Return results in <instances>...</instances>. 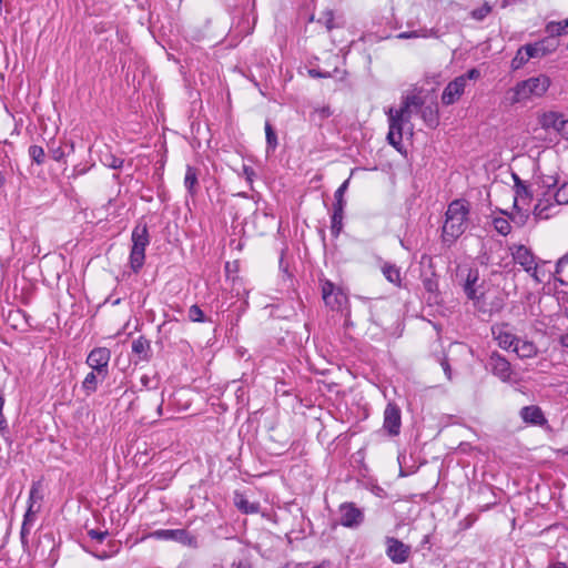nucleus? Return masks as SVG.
Returning <instances> with one entry per match:
<instances>
[{"mask_svg":"<svg viewBox=\"0 0 568 568\" xmlns=\"http://www.w3.org/2000/svg\"><path fill=\"white\" fill-rule=\"evenodd\" d=\"M470 204L465 199H457L448 204L442 227V243L452 247L468 227Z\"/></svg>","mask_w":568,"mask_h":568,"instance_id":"nucleus-1","label":"nucleus"},{"mask_svg":"<svg viewBox=\"0 0 568 568\" xmlns=\"http://www.w3.org/2000/svg\"><path fill=\"white\" fill-rule=\"evenodd\" d=\"M550 84V78L545 74L520 81L511 90L513 95L509 98V101L511 104H515L531 98H540L548 91Z\"/></svg>","mask_w":568,"mask_h":568,"instance_id":"nucleus-2","label":"nucleus"},{"mask_svg":"<svg viewBox=\"0 0 568 568\" xmlns=\"http://www.w3.org/2000/svg\"><path fill=\"white\" fill-rule=\"evenodd\" d=\"M132 247L130 252V266L139 273L144 265L145 248L150 244L149 229L145 222H138L131 235Z\"/></svg>","mask_w":568,"mask_h":568,"instance_id":"nucleus-3","label":"nucleus"},{"mask_svg":"<svg viewBox=\"0 0 568 568\" xmlns=\"http://www.w3.org/2000/svg\"><path fill=\"white\" fill-rule=\"evenodd\" d=\"M481 73L477 68L469 69L466 73L455 78L444 89L442 93V102L444 105H452L457 102L464 94L467 82L469 80H478Z\"/></svg>","mask_w":568,"mask_h":568,"instance_id":"nucleus-4","label":"nucleus"},{"mask_svg":"<svg viewBox=\"0 0 568 568\" xmlns=\"http://www.w3.org/2000/svg\"><path fill=\"white\" fill-rule=\"evenodd\" d=\"M510 250L514 262L520 265L537 283H540L541 280L537 275L538 264L532 251L523 244L514 245Z\"/></svg>","mask_w":568,"mask_h":568,"instance_id":"nucleus-5","label":"nucleus"},{"mask_svg":"<svg viewBox=\"0 0 568 568\" xmlns=\"http://www.w3.org/2000/svg\"><path fill=\"white\" fill-rule=\"evenodd\" d=\"M339 524L346 528H357L365 519L363 509L358 508L355 503L346 501L338 506Z\"/></svg>","mask_w":568,"mask_h":568,"instance_id":"nucleus-6","label":"nucleus"},{"mask_svg":"<svg viewBox=\"0 0 568 568\" xmlns=\"http://www.w3.org/2000/svg\"><path fill=\"white\" fill-rule=\"evenodd\" d=\"M322 297L326 306L332 310H339L347 302L346 294L341 287H337L332 281H321Z\"/></svg>","mask_w":568,"mask_h":568,"instance_id":"nucleus-7","label":"nucleus"},{"mask_svg":"<svg viewBox=\"0 0 568 568\" xmlns=\"http://www.w3.org/2000/svg\"><path fill=\"white\" fill-rule=\"evenodd\" d=\"M151 537L164 540H174L191 548H197V538L186 529H159L151 534Z\"/></svg>","mask_w":568,"mask_h":568,"instance_id":"nucleus-8","label":"nucleus"},{"mask_svg":"<svg viewBox=\"0 0 568 568\" xmlns=\"http://www.w3.org/2000/svg\"><path fill=\"white\" fill-rule=\"evenodd\" d=\"M466 272V277L463 282V290L466 294L467 298L474 302H477L479 297H483L484 291V281L481 283L479 282V271L478 268H465L462 270L460 273L463 274Z\"/></svg>","mask_w":568,"mask_h":568,"instance_id":"nucleus-9","label":"nucleus"},{"mask_svg":"<svg viewBox=\"0 0 568 568\" xmlns=\"http://www.w3.org/2000/svg\"><path fill=\"white\" fill-rule=\"evenodd\" d=\"M387 115L389 124V130L386 138L387 142L398 152L403 153V128L406 122L403 121L400 118H396L395 115H393V108L388 110Z\"/></svg>","mask_w":568,"mask_h":568,"instance_id":"nucleus-10","label":"nucleus"},{"mask_svg":"<svg viewBox=\"0 0 568 568\" xmlns=\"http://www.w3.org/2000/svg\"><path fill=\"white\" fill-rule=\"evenodd\" d=\"M110 358H111V352L109 348L95 347L89 353L85 363L92 369L98 371L99 374H108L109 375Z\"/></svg>","mask_w":568,"mask_h":568,"instance_id":"nucleus-11","label":"nucleus"},{"mask_svg":"<svg viewBox=\"0 0 568 568\" xmlns=\"http://www.w3.org/2000/svg\"><path fill=\"white\" fill-rule=\"evenodd\" d=\"M386 555L394 564H404L410 555V547L395 537H386Z\"/></svg>","mask_w":568,"mask_h":568,"instance_id":"nucleus-12","label":"nucleus"},{"mask_svg":"<svg viewBox=\"0 0 568 568\" xmlns=\"http://www.w3.org/2000/svg\"><path fill=\"white\" fill-rule=\"evenodd\" d=\"M490 372L503 382L511 378L513 369L510 363L497 352H493L489 356L488 364Z\"/></svg>","mask_w":568,"mask_h":568,"instance_id":"nucleus-13","label":"nucleus"},{"mask_svg":"<svg viewBox=\"0 0 568 568\" xmlns=\"http://www.w3.org/2000/svg\"><path fill=\"white\" fill-rule=\"evenodd\" d=\"M402 414L395 403H388L384 410V429L389 436H397L400 432Z\"/></svg>","mask_w":568,"mask_h":568,"instance_id":"nucleus-14","label":"nucleus"},{"mask_svg":"<svg viewBox=\"0 0 568 568\" xmlns=\"http://www.w3.org/2000/svg\"><path fill=\"white\" fill-rule=\"evenodd\" d=\"M514 179V209L519 206L529 207L532 201V192L525 181H523L517 174H513Z\"/></svg>","mask_w":568,"mask_h":568,"instance_id":"nucleus-15","label":"nucleus"},{"mask_svg":"<svg viewBox=\"0 0 568 568\" xmlns=\"http://www.w3.org/2000/svg\"><path fill=\"white\" fill-rule=\"evenodd\" d=\"M424 104V100L422 97L416 94L406 95L400 104L398 110L393 109V115L396 118H400L405 122H409L413 108L420 109Z\"/></svg>","mask_w":568,"mask_h":568,"instance_id":"nucleus-16","label":"nucleus"},{"mask_svg":"<svg viewBox=\"0 0 568 568\" xmlns=\"http://www.w3.org/2000/svg\"><path fill=\"white\" fill-rule=\"evenodd\" d=\"M474 307L481 314L491 316L495 313H499L504 308V298L500 296L494 297L491 301H487L486 293H483V297H479L477 302H474Z\"/></svg>","mask_w":568,"mask_h":568,"instance_id":"nucleus-17","label":"nucleus"},{"mask_svg":"<svg viewBox=\"0 0 568 568\" xmlns=\"http://www.w3.org/2000/svg\"><path fill=\"white\" fill-rule=\"evenodd\" d=\"M558 43L555 40H550L549 38L542 39L535 43L525 44L527 49V54L531 58H544L547 54L554 52L557 48Z\"/></svg>","mask_w":568,"mask_h":568,"instance_id":"nucleus-18","label":"nucleus"},{"mask_svg":"<svg viewBox=\"0 0 568 568\" xmlns=\"http://www.w3.org/2000/svg\"><path fill=\"white\" fill-rule=\"evenodd\" d=\"M132 354L135 358V364L139 362H150L152 358L151 342L144 336H139L132 342Z\"/></svg>","mask_w":568,"mask_h":568,"instance_id":"nucleus-19","label":"nucleus"},{"mask_svg":"<svg viewBox=\"0 0 568 568\" xmlns=\"http://www.w3.org/2000/svg\"><path fill=\"white\" fill-rule=\"evenodd\" d=\"M507 324H501L491 327L493 335L498 345L504 349L515 348L518 337L507 331Z\"/></svg>","mask_w":568,"mask_h":568,"instance_id":"nucleus-20","label":"nucleus"},{"mask_svg":"<svg viewBox=\"0 0 568 568\" xmlns=\"http://www.w3.org/2000/svg\"><path fill=\"white\" fill-rule=\"evenodd\" d=\"M520 417L527 424L544 426L547 424V419L544 415V412L539 406L530 405L525 406L520 409Z\"/></svg>","mask_w":568,"mask_h":568,"instance_id":"nucleus-21","label":"nucleus"},{"mask_svg":"<svg viewBox=\"0 0 568 568\" xmlns=\"http://www.w3.org/2000/svg\"><path fill=\"white\" fill-rule=\"evenodd\" d=\"M556 202L552 196L547 197V193L536 203L532 214L536 220H548L554 213L552 209L556 206Z\"/></svg>","mask_w":568,"mask_h":568,"instance_id":"nucleus-22","label":"nucleus"},{"mask_svg":"<svg viewBox=\"0 0 568 568\" xmlns=\"http://www.w3.org/2000/svg\"><path fill=\"white\" fill-rule=\"evenodd\" d=\"M565 121H566V119L564 118V115L561 113H558L555 111L545 112L539 116V123L542 129H545V130L552 129L557 133L560 132L561 122H565Z\"/></svg>","mask_w":568,"mask_h":568,"instance_id":"nucleus-23","label":"nucleus"},{"mask_svg":"<svg viewBox=\"0 0 568 568\" xmlns=\"http://www.w3.org/2000/svg\"><path fill=\"white\" fill-rule=\"evenodd\" d=\"M108 377V374H99L98 371L92 369L87 374L82 382V389L87 395L97 392L99 383H102Z\"/></svg>","mask_w":568,"mask_h":568,"instance_id":"nucleus-24","label":"nucleus"},{"mask_svg":"<svg viewBox=\"0 0 568 568\" xmlns=\"http://www.w3.org/2000/svg\"><path fill=\"white\" fill-rule=\"evenodd\" d=\"M234 505L243 514H257L260 511V503L250 501L244 494H234Z\"/></svg>","mask_w":568,"mask_h":568,"instance_id":"nucleus-25","label":"nucleus"},{"mask_svg":"<svg viewBox=\"0 0 568 568\" xmlns=\"http://www.w3.org/2000/svg\"><path fill=\"white\" fill-rule=\"evenodd\" d=\"M382 273L385 278L397 287H402V273L400 268L393 263H384L382 266Z\"/></svg>","mask_w":568,"mask_h":568,"instance_id":"nucleus-26","label":"nucleus"},{"mask_svg":"<svg viewBox=\"0 0 568 568\" xmlns=\"http://www.w3.org/2000/svg\"><path fill=\"white\" fill-rule=\"evenodd\" d=\"M199 170L192 165H186L184 185L190 195H195L199 186Z\"/></svg>","mask_w":568,"mask_h":568,"instance_id":"nucleus-27","label":"nucleus"},{"mask_svg":"<svg viewBox=\"0 0 568 568\" xmlns=\"http://www.w3.org/2000/svg\"><path fill=\"white\" fill-rule=\"evenodd\" d=\"M545 31L549 36L550 40H554L556 37L568 34V18L564 21L548 22Z\"/></svg>","mask_w":568,"mask_h":568,"instance_id":"nucleus-28","label":"nucleus"},{"mask_svg":"<svg viewBox=\"0 0 568 568\" xmlns=\"http://www.w3.org/2000/svg\"><path fill=\"white\" fill-rule=\"evenodd\" d=\"M422 118L428 128H436L439 124V113L436 104L422 106Z\"/></svg>","mask_w":568,"mask_h":568,"instance_id":"nucleus-29","label":"nucleus"},{"mask_svg":"<svg viewBox=\"0 0 568 568\" xmlns=\"http://www.w3.org/2000/svg\"><path fill=\"white\" fill-rule=\"evenodd\" d=\"M514 352L520 358H531L537 354V347L532 342L518 338Z\"/></svg>","mask_w":568,"mask_h":568,"instance_id":"nucleus-30","label":"nucleus"},{"mask_svg":"<svg viewBox=\"0 0 568 568\" xmlns=\"http://www.w3.org/2000/svg\"><path fill=\"white\" fill-rule=\"evenodd\" d=\"M344 210L338 206H333V214L331 219V233L337 237L343 229Z\"/></svg>","mask_w":568,"mask_h":568,"instance_id":"nucleus-31","label":"nucleus"},{"mask_svg":"<svg viewBox=\"0 0 568 568\" xmlns=\"http://www.w3.org/2000/svg\"><path fill=\"white\" fill-rule=\"evenodd\" d=\"M435 37L437 38V31L435 29H428V28H420L418 30L414 31H404L397 34L398 39H415V38H430Z\"/></svg>","mask_w":568,"mask_h":568,"instance_id":"nucleus-32","label":"nucleus"},{"mask_svg":"<svg viewBox=\"0 0 568 568\" xmlns=\"http://www.w3.org/2000/svg\"><path fill=\"white\" fill-rule=\"evenodd\" d=\"M265 135H266V153L268 154L271 152H274L278 144L276 132H275L274 128L272 126V124L270 123V121L265 122Z\"/></svg>","mask_w":568,"mask_h":568,"instance_id":"nucleus-33","label":"nucleus"},{"mask_svg":"<svg viewBox=\"0 0 568 568\" xmlns=\"http://www.w3.org/2000/svg\"><path fill=\"white\" fill-rule=\"evenodd\" d=\"M527 53L528 52H527V49L525 45L520 47L517 50V52L510 63V67L513 70H518V69L523 68L530 60V57Z\"/></svg>","mask_w":568,"mask_h":568,"instance_id":"nucleus-34","label":"nucleus"},{"mask_svg":"<svg viewBox=\"0 0 568 568\" xmlns=\"http://www.w3.org/2000/svg\"><path fill=\"white\" fill-rule=\"evenodd\" d=\"M515 213L509 215V220L517 226H524L529 219V207L519 206L514 209Z\"/></svg>","mask_w":568,"mask_h":568,"instance_id":"nucleus-35","label":"nucleus"},{"mask_svg":"<svg viewBox=\"0 0 568 568\" xmlns=\"http://www.w3.org/2000/svg\"><path fill=\"white\" fill-rule=\"evenodd\" d=\"M349 185V179L345 180L339 187L334 193V203L333 206H338L341 209H345L346 202L344 200V195L348 189Z\"/></svg>","mask_w":568,"mask_h":568,"instance_id":"nucleus-36","label":"nucleus"},{"mask_svg":"<svg viewBox=\"0 0 568 568\" xmlns=\"http://www.w3.org/2000/svg\"><path fill=\"white\" fill-rule=\"evenodd\" d=\"M424 288L432 294L438 292V275L433 271L428 276L423 277Z\"/></svg>","mask_w":568,"mask_h":568,"instance_id":"nucleus-37","label":"nucleus"},{"mask_svg":"<svg viewBox=\"0 0 568 568\" xmlns=\"http://www.w3.org/2000/svg\"><path fill=\"white\" fill-rule=\"evenodd\" d=\"M43 499V496L41 494V484L39 481H34L31 485L30 491H29V498H28V505H32L33 508H36V504L41 501Z\"/></svg>","mask_w":568,"mask_h":568,"instance_id":"nucleus-38","label":"nucleus"},{"mask_svg":"<svg viewBox=\"0 0 568 568\" xmlns=\"http://www.w3.org/2000/svg\"><path fill=\"white\" fill-rule=\"evenodd\" d=\"M29 156L32 159L34 163L41 165L44 163L45 153L42 146L40 145H30L28 150Z\"/></svg>","mask_w":568,"mask_h":568,"instance_id":"nucleus-39","label":"nucleus"},{"mask_svg":"<svg viewBox=\"0 0 568 568\" xmlns=\"http://www.w3.org/2000/svg\"><path fill=\"white\" fill-rule=\"evenodd\" d=\"M493 225L495 227V230L500 234V235H508L510 232H511V225H510V222L509 220L507 219H504V217H495L493 220Z\"/></svg>","mask_w":568,"mask_h":568,"instance_id":"nucleus-40","label":"nucleus"},{"mask_svg":"<svg viewBox=\"0 0 568 568\" xmlns=\"http://www.w3.org/2000/svg\"><path fill=\"white\" fill-rule=\"evenodd\" d=\"M552 197L557 205L568 204V182L562 183Z\"/></svg>","mask_w":568,"mask_h":568,"instance_id":"nucleus-41","label":"nucleus"},{"mask_svg":"<svg viewBox=\"0 0 568 568\" xmlns=\"http://www.w3.org/2000/svg\"><path fill=\"white\" fill-rule=\"evenodd\" d=\"M189 320L194 323H203L206 321L203 311L199 305L194 304L189 308Z\"/></svg>","mask_w":568,"mask_h":568,"instance_id":"nucleus-42","label":"nucleus"},{"mask_svg":"<svg viewBox=\"0 0 568 568\" xmlns=\"http://www.w3.org/2000/svg\"><path fill=\"white\" fill-rule=\"evenodd\" d=\"M491 12V7L485 2L481 7L471 10L470 16L477 21L484 20Z\"/></svg>","mask_w":568,"mask_h":568,"instance_id":"nucleus-43","label":"nucleus"},{"mask_svg":"<svg viewBox=\"0 0 568 568\" xmlns=\"http://www.w3.org/2000/svg\"><path fill=\"white\" fill-rule=\"evenodd\" d=\"M103 163L111 169H121L123 166L124 160L108 153L104 155Z\"/></svg>","mask_w":568,"mask_h":568,"instance_id":"nucleus-44","label":"nucleus"},{"mask_svg":"<svg viewBox=\"0 0 568 568\" xmlns=\"http://www.w3.org/2000/svg\"><path fill=\"white\" fill-rule=\"evenodd\" d=\"M110 550L109 551H105V550H102V551H95L93 552V555L99 558V559H106V558H110L112 555L116 554L119 551V547L116 545L115 541H110L108 544Z\"/></svg>","mask_w":568,"mask_h":568,"instance_id":"nucleus-45","label":"nucleus"},{"mask_svg":"<svg viewBox=\"0 0 568 568\" xmlns=\"http://www.w3.org/2000/svg\"><path fill=\"white\" fill-rule=\"evenodd\" d=\"M334 20V12L332 10H327L323 13V17L318 21L322 22L328 31H331L336 27Z\"/></svg>","mask_w":568,"mask_h":568,"instance_id":"nucleus-46","label":"nucleus"},{"mask_svg":"<svg viewBox=\"0 0 568 568\" xmlns=\"http://www.w3.org/2000/svg\"><path fill=\"white\" fill-rule=\"evenodd\" d=\"M40 511V505L37 508H33L32 505H28L27 511L23 516V521L32 526L36 515Z\"/></svg>","mask_w":568,"mask_h":568,"instance_id":"nucleus-47","label":"nucleus"},{"mask_svg":"<svg viewBox=\"0 0 568 568\" xmlns=\"http://www.w3.org/2000/svg\"><path fill=\"white\" fill-rule=\"evenodd\" d=\"M88 536L91 539L97 540L98 542L101 544L109 536V531L108 530H99V529H89Z\"/></svg>","mask_w":568,"mask_h":568,"instance_id":"nucleus-48","label":"nucleus"},{"mask_svg":"<svg viewBox=\"0 0 568 568\" xmlns=\"http://www.w3.org/2000/svg\"><path fill=\"white\" fill-rule=\"evenodd\" d=\"M312 115L317 116L320 120H325L332 115V110L328 105H323L314 109Z\"/></svg>","mask_w":568,"mask_h":568,"instance_id":"nucleus-49","label":"nucleus"},{"mask_svg":"<svg viewBox=\"0 0 568 568\" xmlns=\"http://www.w3.org/2000/svg\"><path fill=\"white\" fill-rule=\"evenodd\" d=\"M49 152L51 158L57 162H61L65 158V153L61 146L50 148Z\"/></svg>","mask_w":568,"mask_h":568,"instance_id":"nucleus-50","label":"nucleus"},{"mask_svg":"<svg viewBox=\"0 0 568 568\" xmlns=\"http://www.w3.org/2000/svg\"><path fill=\"white\" fill-rule=\"evenodd\" d=\"M3 406H4V397L0 395V432L8 429V423L6 417L3 416Z\"/></svg>","mask_w":568,"mask_h":568,"instance_id":"nucleus-51","label":"nucleus"},{"mask_svg":"<svg viewBox=\"0 0 568 568\" xmlns=\"http://www.w3.org/2000/svg\"><path fill=\"white\" fill-rule=\"evenodd\" d=\"M308 74L312 78H331L333 74L328 71H322L321 69H310Z\"/></svg>","mask_w":568,"mask_h":568,"instance_id":"nucleus-52","label":"nucleus"},{"mask_svg":"<svg viewBox=\"0 0 568 568\" xmlns=\"http://www.w3.org/2000/svg\"><path fill=\"white\" fill-rule=\"evenodd\" d=\"M30 527H31V525H29L27 523H22L21 531H20V537H21L22 544L28 542L27 536L30 534Z\"/></svg>","mask_w":568,"mask_h":568,"instance_id":"nucleus-53","label":"nucleus"},{"mask_svg":"<svg viewBox=\"0 0 568 568\" xmlns=\"http://www.w3.org/2000/svg\"><path fill=\"white\" fill-rule=\"evenodd\" d=\"M440 365H442V367L444 369V373H445L446 377L450 381L452 379V367H450V365L448 363L447 357H444L442 359Z\"/></svg>","mask_w":568,"mask_h":568,"instance_id":"nucleus-54","label":"nucleus"},{"mask_svg":"<svg viewBox=\"0 0 568 568\" xmlns=\"http://www.w3.org/2000/svg\"><path fill=\"white\" fill-rule=\"evenodd\" d=\"M565 140H568V119L565 122H561L560 132L558 133Z\"/></svg>","mask_w":568,"mask_h":568,"instance_id":"nucleus-55","label":"nucleus"},{"mask_svg":"<svg viewBox=\"0 0 568 568\" xmlns=\"http://www.w3.org/2000/svg\"><path fill=\"white\" fill-rule=\"evenodd\" d=\"M235 568H253V565L247 559L239 560L237 562H233Z\"/></svg>","mask_w":568,"mask_h":568,"instance_id":"nucleus-56","label":"nucleus"},{"mask_svg":"<svg viewBox=\"0 0 568 568\" xmlns=\"http://www.w3.org/2000/svg\"><path fill=\"white\" fill-rule=\"evenodd\" d=\"M568 264V253L560 257L556 264V273H559L564 265Z\"/></svg>","mask_w":568,"mask_h":568,"instance_id":"nucleus-57","label":"nucleus"},{"mask_svg":"<svg viewBox=\"0 0 568 568\" xmlns=\"http://www.w3.org/2000/svg\"><path fill=\"white\" fill-rule=\"evenodd\" d=\"M547 568H568V565L562 561H556L550 564Z\"/></svg>","mask_w":568,"mask_h":568,"instance_id":"nucleus-58","label":"nucleus"},{"mask_svg":"<svg viewBox=\"0 0 568 568\" xmlns=\"http://www.w3.org/2000/svg\"><path fill=\"white\" fill-rule=\"evenodd\" d=\"M560 344L568 348V333L560 336Z\"/></svg>","mask_w":568,"mask_h":568,"instance_id":"nucleus-59","label":"nucleus"},{"mask_svg":"<svg viewBox=\"0 0 568 568\" xmlns=\"http://www.w3.org/2000/svg\"><path fill=\"white\" fill-rule=\"evenodd\" d=\"M6 183V178L3 175V173L0 171V187H2Z\"/></svg>","mask_w":568,"mask_h":568,"instance_id":"nucleus-60","label":"nucleus"},{"mask_svg":"<svg viewBox=\"0 0 568 568\" xmlns=\"http://www.w3.org/2000/svg\"><path fill=\"white\" fill-rule=\"evenodd\" d=\"M162 405H163V400H161V403L158 406V414L159 415H162Z\"/></svg>","mask_w":568,"mask_h":568,"instance_id":"nucleus-61","label":"nucleus"},{"mask_svg":"<svg viewBox=\"0 0 568 568\" xmlns=\"http://www.w3.org/2000/svg\"><path fill=\"white\" fill-rule=\"evenodd\" d=\"M346 74H347V72H346L345 70H344V71H342V77H341L339 79H341V80H344V79H345V77H346Z\"/></svg>","mask_w":568,"mask_h":568,"instance_id":"nucleus-62","label":"nucleus"}]
</instances>
